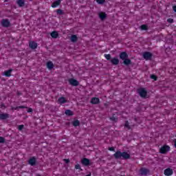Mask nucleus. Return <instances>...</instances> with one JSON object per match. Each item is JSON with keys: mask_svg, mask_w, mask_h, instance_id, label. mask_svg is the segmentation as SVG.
<instances>
[{"mask_svg": "<svg viewBox=\"0 0 176 176\" xmlns=\"http://www.w3.org/2000/svg\"><path fill=\"white\" fill-rule=\"evenodd\" d=\"M113 157L116 159V160H128L131 157L130 154L126 151L121 152L120 151H117L113 155Z\"/></svg>", "mask_w": 176, "mask_h": 176, "instance_id": "1", "label": "nucleus"}, {"mask_svg": "<svg viewBox=\"0 0 176 176\" xmlns=\"http://www.w3.org/2000/svg\"><path fill=\"white\" fill-rule=\"evenodd\" d=\"M119 56L120 60H123L122 64H124V65L129 67V65H131V60L129 58V54H127V52H122L120 54Z\"/></svg>", "mask_w": 176, "mask_h": 176, "instance_id": "2", "label": "nucleus"}, {"mask_svg": "<svg viewBox=\"0 0 176 176\" xmlns=\"http://www.w3.org/2000/svg\"><path fill=\"white\" fill-rule=\"evenodd\" d=\"M138 94L141 97V98H148V91L145 88L138 89Z\"/></svg>", "mask_w": 176, "mask_h": 176, "instance_id": "3", "label": "nucleus"}, {"mask_svg": "<svg viewBox=\"0 0 176 176\" xmlns=\"http://www.w3.org/2000/svg\"><path fill=\"white\" fill-rule=\"evenodd\" d=\"M170 151V146L164 145L162 147L160 148V153H162V155H166L167 152Z\"/></svg>", "mask_w": 176, "mask_h": 176, "instance_id": "4", "label": "nucleus"}, {"mask_svg": "<svg viewBox=\"0 0 176 176\" xmlns=\"http://www.w3.org/2000/svg\"><path fill=\"white\" fill-rule=\"evenodd\" d=\"M1 25L4 27V28H9V27H10V21H9V19H2Z\"/></svg>", "mask_w": 176, "mask_h": 176, "instance_id": "5", "label": "nucleus"}, {"mask_svg": "<svg viewBox=\"0 0 176 176\" xmlns=\"http://www.w3.org/2000/svg\"><path fill=\"white\" fill-rule=\"evenodd\" d=\"M68 82H69V85H71V86H74V87L79 86V81H78V80H76V79L69 78L68 80Z\"/></svg>", "mask_w": 176, "mask_h": 176, "instance_id": "6", "label": "nucleus"}, {"mask_svg": "<svg viewBox=\"0 0 176 176\" xmlns=\"http://www.w3.org/2000/svg\"><path fill=\"white\" fill-rule=\"evenodd\" d=\"M28 164L34 167V166H36V157H32L28 160Z\"/></svg>", "mask_w": 176, "mask_h": 176, "instance_id": "7", "label": "nucleus"}, {"mask_svg": "<svg viewBox=\"0 0 176 176\" xmlns=\"http://www.w3.org/2000/svg\"><path fill=\"white\" fill-rule=\"evenodd\" d=\"M152 56L153 55L149 52H146L143 54V58L144 60H152Z\"/></svg>", "mask_w": 176, "mask_h": 176, "instance_id": "8", "label": "nucleus"}, {"mask_svg": "<svg viewBox=\"0 0 176 176\" xmlns=\"http://www.w3.org/2000/svg\"><path fill=\"white\" fill-rule=\"evenodd\" d=\"M81 164H82V166H85V167L90 166V160L88 158H82L81 160Z\"/></svg>", "mask_w": 176, "mask_h": 176, "instance_id": "9", "label": "nucleus"}, {"mask_svg": "<svg viewBox=\"0 0 176 176\" xmlns=\"http://www.w3.org/2000/svg\"><path fill=\"white\" fill-rule=\"evenodd\" d=\"M13 72V69H10L8 70L5 71L2 73V75L4 76H6V78H10L12 76V72Z\"/></svg>", "mask_w": 176, "mask_h": 176, "instance_id": "10", "label": "nucleus"}, {"mask_svg": "<svg viewBox=\"0 0 176 176\" xmlns=\"http://www.w3.org/2000/svg\"><path fill=\"white\" fill-rule=\"evenodd\" d=\"M148 173H149V169H147L145 168H140V175H148Z\"/></svg>", "mask_w": 176, "mask_h": 176, "instance_id": "11", "label": "nucleus"}, {"mask_svg": "<svg viewBox=\"0 0 176 176\" xmlns=\"http://www.w3.org/2000/svg\"><path fill=\"white\" fill-rule=\"evenodd\" d=\"M10 115L9 113H0V120H6V119H9Z\"/></svg>", "mask_w": 176, "mask_h": 176, "instance_id": "12", "label": "nucleus"}, {"mask_svg": "<svg viewBox=\"0 0 176 176\" xmlns=\"http://www.w3.org/2000/svg\"><path fill=\"white\" fill-rule=\"evenodd\" d=\"M29 47H30V49L35 50L36 49V47H38V43L35 41H30L29 43Z\"/></svg>", "mask_w": 176, "mask_h": 176, "instance_id": "13", "label": "nucleus"}, {"mask_svg": "<svg viewBox=\"0 0 176 176\" xmlns=\"http://www.w3.org/2000/svg\"><path fill=\"white\" fill-rule=\"evenodd\" d=\"M173 169L168 168L164 170V175L170 176V175H173Z\"/></svg>", "mask_w": 176, "mask_h": 176, "instance_id": "14", "label": "nucleus"}, {"mask_svg": "<svg viewBox=\"0 0 176 176\" xmlns=\"http://www.w3.org/2000/svg\"><path fill=\"white\" fill-rule=\"evenodd\" d=\"M91 104L96 105L97 104H100V98H92L91 99Z\"/></svg>", "mask_w": 176, "mask_h": 176, "instance_id": "15", "label": "nucleus"}, {"mask_svg": "<svg viewBox=\"0 0 176 176\" xmlns=\"http://www.w3.org/2000/svg\"><path fill=\"white\" fill-rule=\"evenodd\" d=\"M16 3L19 8H23L25 5V1L24 0H17Z\"/></svg>", "mask_w": 176, "mask_h": 176, "instance_id": "16", "label": "nucleus"}, {"mask_svg": "<svg viewBox=\"0 0 176 176\" xmlns=\"http://www.w3.org/2000/svg\"><path fill=\"white\" fill-rule=\"evenodd\" d=\"M99 16V19H100V20H105V19H107V13L101 12H99L98 14Z\"/></svg>", "mask_w": 176, "mask_h": 176, "instance_id": "17", "label": "nucleus"}, {"mask_svg": "<svg viewBox=\"0 0 176 176\" xmlns=\"http://www.w3.org/2000/svg\"><path fill=\"white\" fill-rule=\"evenodd\" d=\"M110 63H111L113 65H118V64H119V58H113L111 60H110Z\"/></svg>", "mask_w": 176, "mask_h": 176, "instance_id": "18", "label": "nucleus"}, {"mask_svg": "<svg viewBox=\"0 0 176 176\" xmlns=\"http://www.w3.org/2000/svg\"><path fill=\"white\" fill-rule=\"evenodd\" d=\"M109 119L111 122H115V123L118 122L119 118L116 116V114L113 113L111 117H109Z\"/></svg>", "mask_w": 176, "mask_h": 176, "instance_id": "19", "label": "nucleus"}, {"mask_svg": "<svg viewBox=\"0 0 176 176\" xmlns=\"http://www.w3.org/2000/svg\"><path fill=\"white\" fill-rule=\"evenodd\" d=\"M58 102L60 105H63V104H65V102H67V100L64 97H60L58 99Z\"/></svg>", "mask_w": 176, "mask_h": 176, "instance_id": "20", "label": "nucleus"}, {"mask_svg": "<svg viewBox=\"0 0 176 176\" xmlns=\"http://www.w3.org/2000/svg\"><path fill=\"white\" fill-rule=\"evenodd\" d=\"M59 5H61V0H56L52 4V8H57Z\"/></svg>", "mask_w": 176, "mask_h": 176, "instance_id": "21", "label": "nucleus"}, {"mask_svg": "<svg viewBox=\"0 0 176 176\" xmlns=\"http://www.w3.org/2000/svg\"><path fill=\"white\" fill-rule=\"evenodd\" d=\"M50 35L54 39H57V38H58V32L53 31L52 32H51Z\"/></svg>", "mask_w": 176, "mask_h": 176, "instance_id": "22", "label": "nucleus"}, {"mask_svg": "<svg viewBox=\"0 0 176 176\" xmlns=\"http://www.w3.org/2000/svg\"><path fill=\"white\" fill-rule=\"evenodd\" d=\"M54 67V65L53 64V62L49 61L47 63V68H48V69L50 70L53 69Z\"/></svg>", "mask_w": 176, "mask_h": 176, "instance_id": "23", "label": "nucleus"}, {"mask_svg": "<svg viewBox=\"0 0 176 176\" xmlns=\"http://www.w3.org/2000/svg\"><path fill=\"white\" fill-rule=\"evenodd\" d=\"M71 42L75 43V42H78V36L75 34H72L70 38Z\"/></svg>", "mask_w": 176, "mask_h": 176, "instance_id": "24", "label": "nucleus"}, {"mask_svg": "<svg viewBox=\"0 0 176 176\" xmlns=\"http://www.w3.org/2000/svg\"><path fill=\"white\" fill-rule=\"evenodd\" d=\"M65 113L67 115V116H73L74 112L71 111L70 109H67L65 111Z\"/></svg>", "mask_w": 176, "mask_h": 176, "instance_id": "25", "label": "nucleus"}, {"mask_svg": "<svg viewBox=\"0 0 176 176\" xmlns=\"http://www.w3.org/2000/svg\"><path fill=\"white\" fill-rule=\"evenodd\" d=\"M72 125L74 126V127H78V126H80V122L78 120H75L72 122Z\"/></svg>", "mask_w": 176, "mask_h": 176, "instance_id": "26", "label": "nucleus"}, {"mask_svg": "<svg viewBox=\"0 0 176 176\" xmlns=\"http://www.w3.org/2000/svg\"><path fill=\"white\" fill-rule=\"evenodd\" d=\"M56 14H58V16H63L65 14V13L64 12V11H63V10L58 9L56 10Z\"/></svg>", "mask_w": 176, "mask_h": 176, "instance_id": "27", "label": "nucleus"}, {"mask_svg": "<svg viewBox=\"0 0 176 176\" xmlns=\"http://www.w3.org/2000/svg\"><path fill=\"white\" fill-rule=\"evenodd\" d=\"M140 30L142 31H146L148 30V25H142L140 27Z\"/></svg>", "mask_w": 176, "mask_h": 176, "instance_id": "28", "label": "nucleus"}, {"mask_svg": "<svg viewBox=\"0 0 176 176\" xmlns=\"http://www.w3.org/2000/svg\"><path fill=\"white\" fill-rule=\"evenodd\" d=\"M105 58L107 60V61H111L112 60V57L111 56V54H104Z\"/></svg>", "mask_w": 176, "mask_h": 176, "instance_id": "29", "label": "nucleus"}, {"mask_svg": "<svg viewBox=\"0 0 176 176\" xmlns=\"http://www.w3.org/2000/svg\"><path fill=\"white\" fill-rule=\"evenodd\" d=\"M96 2L98 5H104V3H105V0H96Z\"/></svg>", "mask_w": 176, "mask_h": 176, "instance_id": "30", "label": "nucleus"}, {"mask_svg": "<svg viewBox=\"0 0 176 176\" xmlns=\"http://www.w3.org/2000/svg\"><path fill=\"white\" fill-rule=\"evenodd\" d=\"M76 170H80V171H83V169L80 168V165L79 164L75 165Z\"/></svg>", "mask_w": 176, "mask_h": 176, "instance_id": "31", "label": "nucleus"}, {"mask_svg": "<svg viewBox=\"0 0 176 176\" xmlns=\"http://www.w3.org/2000/svg\"><path fill=\"white\" fill-rule=\"evenodd\" d=\"M151 79H153V80H157V76L155 74H151L150 76Z\"/></svg>", "mask_w": 176, "mask_h": 176, "instance_id": "32", "label": "nucleus"}, {"mask_svg": "<svg viewBox=\"0 0 176 176\" xmlns=\"http://www.w3.org/2000/svg\"><path fill=\"white\" fill-rule=\"evenodd\" d=\"M25 108H27V107H25V106H18V107H15L14 109L16 111H17V109H24Z\"/></svg>", "mask_w": 176, "mask_h": 176, "instance_id": "33", "label": "nucleus"}, {"mask_svg": "<svg viewBox=\"0 0 176 176\" xmlns=\"http://www.w3.org/2000/svg\"><path fill=\"white\" fill-rule=\"evenodd\" d=\"M124 127H126V129H128V130H130L131 127H130V124H129V121H126V122H125Z\"/></svg>", "mask_w": 176, "mask_h": 176, "instance_id": "34", "label": "nucleus"}, {"mask_svg": "<svg viewBox=\"0 0 176 176\" xmlns=\"http://www.w3.org/2000/svg\"><path fill=\"white\" fill-rule=\"evenodd\" d=\"M5 142V138L0 136V144H3Z\"/></svg>", "mask_w": 176, "mask_h": 176, "instance_id": "35", "label": "nucleus"}, {"mask_svg": "<svg viewBox=\"0 0 176 176\" xmlns=\"http://www.w3.org/2000/svg\"><path fill=\"white\" fill-rule=\"evenodd\" d=\"M23 129H24V125L23 124L19 125L18 130H19V131H21V130H23Z\"/></svg>", "mask_w": 176, "mask_h": 176, "instance_id": "36", "label": "nucleus"}, {"mask_svg": "<svg viewBox=\"0 0 176 176\" xmlns=\"http://www.w3.org/2000/svg\"><path fill=\"white\" fill-rule=\"evenodd\" d=\"M167 22L173 23H174V19H167Z\"/></svg>", "mask_w": 176, "mask_h": 176, "instance_id": "37", "label": "nucleus"}, {"mask_svg": "<svg viewBox=\"0 0 176 176\" xmlns=\"http://www.w3.org/2000/svg\"><path fill=\"white\" fill-rule=\"evenodd\" d=\"M63 161L65 162V163H66V164H68V163L71 162L69 159H64Z\"/></svg>", "mask_w": 176, "mask_h": 176, "instance_id": "38", "label": "nucleus"}, {"mask_svg": "<svg viewBox=\"0 0 176 176\" xmlns=\"http://www.w3.org/2000/svg\"><path fill=\"white\" fill-rule=\"evenodd\" d=\"M109 151H111V152H115V147H109Z\"/></svg>", "mask_w": 176, "mask_h": 176, "instance_id": "39", "label": "nucleus"}, {"mask_svg": "<svg viewBox=\"0 0 176 176\" xmlns=\"http://www.w3.org/2000/svg\"><path fill=\"white\" fill-rule=\"evenodd\" d=\"M173 12H175V13H176V6H173Z\"/></svg>", "mask_w": 176, "mask_h": 176, "instance_id": "40", "label": "nucleus"}, {"mask_svg": "<svg viewBox=\"0 0 176 176\" xmlns=\"http://www.w3.org/2000/svg\"><path fill=\"white\" fill-rule=\"evenodd\" d=\"M28 112L30 113V112H32V108H29L28 109Z\"/></svg>", "mask_w": 176, "mask_h": 176, "instance_id": "41", "label": "nucleus"}, {"mask_svg": "<svg viewBox=\"0 0 176 176\" xmlns=\"http://www.w3.org/2000/svg\"><path fill=\"white\" fill-rule=\"evenodd\" d=\"M175 147L176 148V140H175Z\"/></svg>", "mask_w": 176, "mask_h": 176, "instance_id": "42", "label": "nucleus"}, {"mask_svg": "<svg viewBox=\"0 0 176 176\" xmlns=\"http://www.w3.org/2000/svg\"><path fill=\"white\" fill-rule=\"evenodd\" d=\"M1 107H5V104H1Z\"/></svg>", "mask_w": 176, "mask_h": 176, "instance_id": "43", "label": "nucleus"}, {"mask_svg": "<svg viewBox=\"0 0 176 176\" xmlns=\"http://www.w3.org/2000/svg\"><path fill=\"white\" fill-rule=\"evenodd\" d=\"M18 96H20V93H18Z\"/></svg>", "mask_w": 176, "mask_h": 176, "instance_id": "44", "label": "nucleus"}]
</instances>
